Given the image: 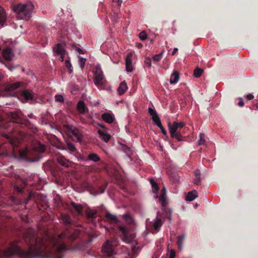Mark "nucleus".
<instances>
[{
  "label": "nucleus",
  "mask_w": 258,
  "mask_h": 258,
  "mask_svg": "<svg viewBox=\"0 0 258 258\" xmlns=\"http://www.w3.org/2000/svg\"><path fill=\"white\" fill-rule=\"evenodd\" d=\"M161 195H166V189L165 187H164L161 190Z\"/></svg>",
  "instance_id": "nucleus-53"
},
{
  "label": "nucleus",
  "mask_w": 258,
  "mask_h": 258,
  "mask_svg": "<svg viewBox=\"0 0 258 258\" xmlns=\"http://www.w3.org/2000/svg\"><path fill=\"white\" fill-rule=\"evenodd\" d=\"M177 51H178V48H174L173 49V50L172 52L171 53V55H175Z\"/></svg>",
  "instance_id": "nucleus-51"
},
{
  "label": "nucleus",
  "mask_w": 258,
  "mask_h": 258,
  "mask_svg": "<svg viewBox=\"0 0 258 258\" xmlns=\"http://www.w3.org/2000/svg\"><path fill=\"white\" fill-rule=\"evenodd\" d=\"M141 32H143V33H144V32H146L145 30H143Z\"/></svg>",
  "instance_id": "nucleus-60"
},
{
  "label": "nucleus",
  "mask_w": 258,
  "mask_h": 258,
  "mask_svg": "<svg viewBox=\"0 0 258 258\" xmlns=\"http://www.w3.org/2000/svg\"><path fill=\"white\" fill-rule=\"evenodd\" d=\"M53 52L56 56H59V60L63 61L66 51L62 44L58 43L53 48Z\"/></svg>",
  "instance_id": "nucleus-9"
},
{
  "label": "nucleus",
  "mask_w": 258,
  "mask_h": 258,
  "mask_svg": "<svg viewBox=\"0 0 258 258\" xmlns=\"http://www.w3.org/2000/svg\"><path fill=\"white\" fill-rule=\"evenodd\" d=\"M185 124L182 121H174L172 123L168 122V126L169 127V133L172 138H175L178 141L183 140L182 134L184 132L183 131H181V129L183 128Z\"/></svg>",
  "instance_id": "nucleus-4"
},
{
  "label": "nucleus",
  "mask_w": 258,
  "mask_h": 258,
  "mask_svg": "<svg viewBox=\"0 0 258 258\" xmlns=\"http://www.w3.org/2000/svg\"><path fill=\"white\" fill-rule=\"evenodd\" d=\"M67 236V234L65 233L62 234L58 235L57 237L53 238L52 239V242L53 244V248L55 250L59 252L65 248V246L64 244L61 242V240Z\"/></svg>",
  "instance_id": "nucleus-6"
},
{
  "label": "nucleus",
  "mask_w": 258,
  "mask_h": 258,
  "mask_svg": "<svg viewBox=\"0 0 258 258\" xmlns=\"http://www.w3.org/2000/svg\"><path fill=\"white\" fill-rule=\"evenodd\" d=\"M145 62L146 64L147 65H148V66L149 67H151V59L150 58L148 57V58H146Z\"/></svg>",
  "instance_id": "nucleus-47"
},
{
  "label": "nucleus",
  "mask_w": 258,
  "mask_h": 258,
  "mask_svg": "<svg viewBox=\"0 0 258 258\" xmlns=\"http://www.w3.org/2000/svg\"><path fill=\"white\" fill-rule=\"evenodd\" d=\"M205 136L203 134H200V139L198 142L199 145H204L205 144Z\"/></svg>",
  "instance_id": "nucleus-36"
},
{
  "label": "nucleus",
  "mask_w": 258,
  "mask_h": 258,
  "mask_svg": "<svg viewBox=\"0 0 258 258\" xmlns=\"http://www.w3.org/2000/svg\"><path fill=\"white\" fill-rule=\"evenodd\" d=\"M130 237H131V239H133L134 238L135 235H134V234H133L131 235Z\"/></svg>",
  "instance_id": "nucleus-56"
},
{
  "label": "nucleus",
  "mask_w": 258,
  "mask_h": 258,
  "mask_svg": "<svg viewBox=\"0 0 258 258\" xmlns=\"http://www.w3.org/2000/svg\"><path fill=\"white\" fill-rule=\"evenodd\" d=\"M74 238H74V237H70V239H74Z\"/></svg>",
  "instance_id": "nucleus-61"
},
{
  "label": "nucleus",
  "mask_w": 258,
  "mask_h": 258,
  "mask_svg": "<svg viewBox=\"0 0 258 258\" xmlns=\"http://www.w3.org/2000/svg\"><path fill=\"white\" fill-rule=\"evenodd\" d=\"M175 256V251L173 249H171L170 251L169 257V258H174Z\"/></svg>",
  "instance_id": "nucleus-46"
},
{
  "label": "nucleus",
  "mask_w": 258,
  "mask_h": 258,
  "mask_svg": "<svg viewBox=\"0 0 258 258\" xmlns=\"http://www.w3.org/2000/svg\"><path fill=\"white\" fill-rule=\"evenodd\" d=\"M55 99L56 101L59 102H62L63 101V97L62 95H57L55 96Z\"/></svg>",
  "instance_id": "nucleus-42"
},
{
  "label": "nucleus",
  "mask_w": 258,
  "mask_h": 258,
  "mask_svg": "<svg viewBox=\"0 0 258 258\" xmlns=\"http://www.w3.org/2000/svg\"><path fill=\"white\" fill-rule=\"evenodd\" d=\"M10 142L11 145L14 146H17L20 143V140L15 137L10 139Z\"/></svg>",
  "instance_id": "nucleus-33"
},
{
  "label": "nucleus",
  "mask_w": 258,
  "mask_h": 258,
  "mask_svg": "<svg viewBox=\"0 0 258 258\" xmlns=\"http://www.w3.org/2000/svg\"><path fill=\"white\" fill-rule=\"evenodd\" d=\"M149 112L152 116L153 120L155 123L157 122L158 121L160 120L155 110L150 108H149Z\"/></svg>",
  "instance_id": "nucleus-22"
},
{
  "label": "nucleus",
  "mask_w": 258,
  "mask_h": 258,
  "mask_svg": "<svg viewBox=\"0 0 258 258\" xmlns=\"http://www.w3.org/2000/svg\"><path fill=\"white\" fill-rule=\"evenodd\" d=\"M238 105L240 106H243V105H244V102H243V100H242V99L241 98L240 99V101L238 102Z\"/></svg>",
  "instance_id": "nucleus-50"
},
{
  "label": "nucleus",
  "mask_w": 258,
  "mask_h": 258,
  "mask_svg": "<svg viewBox=\"0 0 258 258\" xmlns=\"http://www.w3.org/2000/svg\"><path fill=\"white\" fill-rule=\"evenodd\" d=\"M77 50H78V52L79 53H83L82 50L80 48H78Z\"/></svg>",
  "instance_id": "nucleus-55"
},
{
  "label": "nucleus",
  "mask_w": 258,
  "mask_h": 258,
  "mask_svg": "<svg viewBox=\"0 0 258 258\" xmlns=\"http://www.w3.org/2000/svg\"><path fill=\"white\" fill-rule=\"evenodd\" d=\"M104 76L99 64L96 65L95 71V84L98 88H101L105 83Z\"/></svg>",
  "instance_id": "nucleus-5"
},
{
  "label": "nucleus",
  "mask_w": 258,
  "mask_h": 258,
  "mask_svg": "<svg viewBox=\"0 0 258 258\" xmlns=\"http://www.w3.org/2000/svg\"><path fill=\"white\" fill-rule=\"evenodd\" d=\"M106 216L108 219L113 222H116L117 221V218L115 215L107 213L106 214Z\"/></svg>",
  "instance_id": "nucleus-34"
},
{
  "label": "nucleus",
  "mask_w": 258,
  "mask_h": 258,
  "mask_svg": "<svg viewBox=\"0 0 258 258\" xmlns=\"http://www.w3.org/2000/svg\"><path fill=\"white\" fill-rule=\"evenodd\" d=\"M77 108L81 114H85L88 111V108L83 101H80L77 104Z\"/></svg>",
  "instance_id": "nucleus-15"
},
{
  "label": "nucleus",
  "mask_w": 258,
  "mask_h": 258,
  "mask_svg": "<svg viewBox=\"0 0 258 258\" xmlns=\"http://www.w3.org/2000/svg\"><path fill=\"white\" fill-rule=\"evenodd\" d=\"M136 46H137L138 48H142V46H143V45H142V43H137Z\"/></svg>",
  "instance_id": "nucleus-54"
},
{
  "label": "nucleus",
  "mask_w": 258,
  "mask_h": 258,
  "mask_svg": "<svg viewBox=\"0 0 258 258\" xmlns=\"http://www.w3.org/2000/svg\"><path fill=\"white\" fill-rule=\"evenodd\" d=\"M102 118L105 122L111 123L114 120V115L112 114L106 113L102 114Z\"/></svg>",
  "instance_id": "nucleus-16"
},
{
  "label": "nucleus",
  "mask_w": 258,
  "mask_h": 258,
  "mask_svg": "<svg viewBox=\"0 0 258 258\" xmlns=\"http://www.w3.org/2000/svg\"><path fill=\"white\" fill-rule=\"evenodd\" d=\"M164 52V50H163L159 54L154 55L153 56V60L156 61H159V60H160L162 57Z\"/></svg>",
  "instance_id": "nucleus-32"
},
{
  "label": "nucleus",
  "mask_w": 258,
  "mask_h": 258,
  "mask_svg": "<svg viewBox=\"0 0 258 258\" xmlns=\"http://www.w3.org/2000/svg\"><path fill=\"white\" fill-rule=\"evenodd\" d=\"M3 77V75L2 74H0V80Z\"/></svg>",
  "instance_id": "nucleus-59"
},
{
  "label": "nucleus",
  "mask_w": 258,
  "mask_h": 258,
  "mask_svg": "<svg viewBox=\"0 0 258 258\" xmlns=\"http://www.w3.org/2000/svg\"><path fill=\"white\" fill-rule=\"evenodd\" d=\"M203 72V70L202 69L196 68L194 71V75L195 77L199 78L202 75Z\"/></svg>",
  "instance_id": "nucleus-35"
},
{
  "label": "nucleus",
  "mask_w": 258,
  "mask_h": 258,
  "mask_svg": "<svg viewBox=\"0 0 258 258\" xmlns=\"http://www.w3.org/2000/svg\"><path fill=\"white\" fill-rule=\"evenodd\" d=\"M30 233V234L27 236L30 240V247L27 251H23L15 243H12L5 251L0 250V258L3 256H12L14 254H18L23 258H31L41 254L45 249L44 240L42 239L38 241L34 236V232L31 230Z\"/></svg>",
  "instance_id": "nucleus-1"
},
{
  "label": "nucleus",
  "mask_w": 258,
  "mask_h": 258,
  "mask_svg": "<svg viewBox=\"0 0 258 258\" xmlns=\"http://www.w3.org/2000/svg\"><path fill=\"white\" fill-rule=\"evenodd\" d=\"M127 85H126V83L123 81V82H122L118 88V93L119 95H122L123 94H124L125 93V92L127 90Z\"/></svg>",
  "instance_id": "nucleus-21"
},
{
  "label": "nucleus",
  "mask_w": 258,
  "mask_h": 258,
  "mask_svg": "<svg viewBox=\"0 0 258 258\" xmlns=\"http://www.w3.org/2000/svg\"><path fill=\"white\" fill-rule=\"evenodd\" d=\"M112 20L115 22H117L118 19L119 18V14L117 13H113L111 15Z\"/></svg>",
  "instance_id": "nucleus-41"
},
{
  "label": "nucleus",
  "mask_w": 258,
  "mask_h": 258,
  "mask_svg": "<svg viewBox=\"0 0 258 258\" xmlns=\"http://www.w3.org/2000/svg\"><path fill=\"white\" fill-rule=\"evenodd\" d=\"M162 225V223L160 219H157L154 223V227L155 229L158 230Z\"/></svg>",
  "instance_id": "nucleus-37"
},
{
  "label": "nucleus",
  "mask_w": 258,
  "mask_h": 258,
  "mask_svg": "<svg viewBox=\"0 0 258 258\" xmlns=\"http://www.w3.org/2000/svg\"><path fill=\"white\" fill-rule=\"evenodd\" d=\"M45 151L44 145L36 143L33 147V150L27 148L23 150L19 151V156L21 159H26L30 162L37 161L39 158L36 157L37 153H42Z\"/></svg>",
  "instance_id": "nucleus-3"
},
{
  "label": "nucleus",
  "mask_w": 258,
  "mask_h": 258,
  "mask_svg": "<svg viewBox=\"0 0 258 258\" xmlns=\"http://www.w3.org/2000/svg\"><path fill=\"white\" fill-rule=\"evenodd\" d=\"M139 37L141 40H145L147 38L146 33H139Z\"/></svg>",
  "instance_id": "nucleus-44"
},
{
  "label": "nucleus",
  "mask_w": 258,
  "mask_h": 258,
  "mask_svg": "<svg viewBox=\"0 0 258 258\" xmlns=\"http://www.w3.org/2000/svg\"><path fill=\"white\" fill-rule=\"evenodd\" d=\"M253 98V95L251 94H249L246 96V98L249 100L252 99Z\"/></svg>",
  "instance_id": "nucleus-49"
},
{
  "label": "nucleus",
  "mask_w": 258,
  "mask_h": 258,
  "mask_svg": "<svg viewBox=\"0 0 258 258\" xmlns=\"http://www.w3.org/2000/svg\"><path fill=\"white\" fill-rule=\"evenodd\" d=\"M88 159L94 162H97L100 159L98 155L95 153L90 154L88 156Z\"/></svg>",
  "instance_id": "nucleus-27"
},
{
  "label": "nucleus",
  "mask_w": 258,
  "mask_h": 258,
  "mask_svg": "<svg viewBox=\"0 0 258 258\" xmlns=\"http://www.w3.org/2000/svg\"><path fill=\"white\" fill-rule=\"evenodd\" d=\"M3 55L4 58L7 60H11L14 56V53L9 48H7L3 51Z\"/></svg>",
  "instance_id": "nucleus-12"
},
{
  "label": "nucleus",
  "mask_w": 258,
  "mask_h": 258,
  "mask_svg": "<svg viewBox=\"0 0 258 258\" xmlns=\"http://www.w3.org/2000/svg\"><path fill=\"white\" fill-rule=\"evenodd\" d=\"M72 206L77 211L79 215H83V213L82 211V206L79 204H76L75 203H72Z\"/></svg>",
  "instance_id": "nucleus-28"
},
{
  "label": "nucleus",
  "mask_w": 258,
  "mask_h": 258,
  "mask_svg": "<svg viewBox=\"0 0 258 258\" xmlns=\"http://www.w3.org/2000/svg\"><path fill=\"white\" fill-rule=\"evenodd\" d=\"M22 95L26 100H32L34 97V95L28 90L24 91Z\"/></svg>",
  "instance_id": "nucleus-23"
},
{
  "label": "nucleus",
  "mask_w": 258,
  "mask_h": 258,
  "mask_svg": "<svg viewBox=\"0 0 258 258\" xmlns=\"http://www.w3.org/2000/svg\"><path fill=\"white\" fill-rule=\"evenodd\" d=\"M86 62V59L81 57H79V63L82 68H83L84 66V64Z\"/></svg>",
  "instance_id": "nucleus-43"
},
{
  "label": "nucleus",
  "mask_w": 258,
  "mask_h": 258,
  "mask_svg": "<svg viewBox=\"0 0 258 258\" xmlns=\"http://www.w3.org/2000/svg\"><path fill=\"white\" fill-rule=\"evenodd\" d=\"M198 197V192L196 190H192L187 193L186 196V200L192 201Z\"/></svg>",
  "instance_id": "nucleus-18"
},
{
  "label": "nucleus",
  "mask_w": 258,
  "mask_h": 258,
  "mask_svg": "<svg viewBox=\"0 0 258 258\" xmlns=\"http://www.w3.org/2000/svg\"><path fill=\"white\" fill-rule=\"evenodd\" d=\"M119 229L121 231V232H122V234L123 235V237H122L123 240L124 241H125L126 243H130V242H132V241L130 239H129V238H128V232H127L126 229L124 227H122V226L119 227ZM133 242H134V241H133Z\"/></svg>",
  "instance_id": "nucleus-17"
},
{
  "label": "nucleus",
  "mask_w": 258,
  "mask_h": 258,
  "mask_svg": "<svg viewBox=\"0 0 258 258\" xmlns=\"http://www.w3.org/2000/svg\"><path fill=\"white\" fill-rule=\"evenodd\" d=\"M11 121L17 123H22L21 120L20 114L17 112L11 113Z\"/></svg>",
  "instance_id": "nucleus-20"
},
{
  "label": "nucleus",
  "mask_w": 258,
  "mask_h": 258,
  "mask_svg": "<svg viewBox=\"0 0 258 258\" xmlns=\"http://www.w3.org/2000/svg\"><path fill=\"white\" fill-rule=\"evenodd\" d=\"M126 69L127 72H131L133 70L131 53L128 54L125 59Z\"/></svg>",
  "instance_id": "nucleus-13"
},
{
  "label": "nucleus",
  "mask_w": 258,
  "mask_h": 258,
  "mask_svg": "<svg viewBox=\"0 0 258 258\" xmlns=\"http://www.w3.org/2000/svg\"><path fill=\"white\" fill-rule=\"evenodd\" d=\"M255 106L257 109H258V103L255 104Z\"/></svg>",
  "instance_id": "nucleus-58"
},
{
  "label": "nucleus",
  "mask_w": 258,
  "mask_h": 258,
  "mask_svg": "<svg viewBox=\"0 0 258 258\" xmlns=\"http://www.w3.org/2000/svg\"><path fill=\"white\" fill-rule=\"evenodd\" d=\"M185 237L184 235L178 236L177 237V244L178 245V249L181 250L182 244L183 243V240Z\"/></svg>",
  "instance_id": "nucleus-25"
},
{
  "label": "nucleus",
  "mask_w": 258,
  "mask_h": 258,
  "mask_svg": "<svg viewBox=\"0 0 258 258\" xmlns=\"http://www.w3.org/2000/svg\"><path fill=\"white\" fill-rule=\"evenodd\" d=\"M6 20V14L5 9L0 6V25L4 27Z\"/></svg>",
  "instance_id": "nucleus-14"
},
{
  "label": "nucleus",
  "mask_w": 258,
  "mask_h": 258,
  "mask_svg": "<svg viewBox=\"0 0 258 258\" xmlns=\"http://www.w3.org/2000/svg\"><path fill=\"white\" fill-rule=\"evenodd\" d=\"M155 124L158 126V127H159L160 128L162 133L164 135H166L167 134V132H166V130L164 129V128L163 127V126H162L160 120L158 121L157 122H156Z\"/></svg>",
  "instance_id": "nucleus-38"
},
{
  "label": "nucleus",
  "mask_w": 258,
  "mask_h": 258,
  "mask_svg": "<svg viewBox=\"0 0 258 258\" xmlns=\"http://www.w3.org/2000/svg\"><path fill=\"white\" fill-rule=\"evenodd\" d=\"M102 129L98 130V133L99 135V138L105 142H107L110 139V136L109 135L105 127L102 125H99Z\"/></svg>",
  "instance_id": "nucleus-10"
},
{
  "label": "nucleus",
  "mask_w": 258,
  "mask_h": 258,
  "mask_svg": "<svg viewBox=\"0 0 258 258\" xmlns=\"http://www.w3.org/2000/svg\"><path fill=\"white\" fill-rule=\"evenodd\" d=\"M112 2L114 3H117L118 7H120L122 3L121 0H112Z\"/></svg>",
  "instance_id": "nucleus-48"
},
{
  "label": "nucleus",
  "mask_w": 258,
  "mask_h": 258,
  "mask_svg": "<svg viewBox=\"0 0 258 258\" xmlns=\"http://www.w3.org/2000/svg\"><path fill=\"white\" fill-rule=\"evenodd\" d=\"M17 188V189L18 190V191L19 192H21L22 190L19 188V187H16Z\"/></svg>",
  "instance_id": "nucleus-57"
},
{
  "label": "nucleus",
  "mask_w": 258,
  "mask_h": 258,
  "mask_svg": "<svg viewBox=\"0 0 258 258\" xmlns=\"http://www.w3.org/2000/svg\"><path fill=\"white\" fill-rule=\"evenodd\" d=\"M34 6L31 2L19 4L13 7V10L18 19L28 20L31 17Z\"/></svg>",
  "instance_id": "nucleus-2"
},
{
  "label": "nucleus",
  "mask_w": 258,
  "mask_h": 258,
  "mask_svg": "<svg viewBox=\"0 0 258 258\" xmlns=\"http://www.w3.org/2000/svg\"><path fill=\"white\" fill-rule=\"evenodd\" d=\"M195 178L194 179V183L196 184L199 185L201 182L200 178V171L199 170H196L195 172Z\"/></svg>",
  "instance_id": "nucleus-26"
},
{
  "label": "nucleus",
  "mask_w": 258,
  "mask_h": 258,
  "mask_svg": "<svg viewBox=\"0 0 258 258\" xmlns=\"http://www.w3.org/2000/svg\"><path fill=\"white\" fill-rule=\"evenodd\" d=\"M179 79V73L176 71H174L170 79V84H176Z\"/></svg>",
  "instance_id": "nucleus-19"
},
{
  "label": "nucleus",
  "mask_w": 258,
  "mask_h": 258,
  "mask_svg": "<svg viewBox=\"0 0 258 258\" xmlns=\"http://www.w3.org/2000/svg\"><path fill=\"white\" fill-rule=\"evenodd\" d=\"M102 251L107 255L111 256L113 254V249L111 242L107 241L102 247Z\"/></svg>",
  "instance_id": "nucleus-11"
},
{
  "label": "nucleus",
  "mask_w": 258,
  "mask_h": 258,
  "mask_svg": "<svg viewBox=\"0 0 258 258\" xmlns=\"http://www.w3.org/2000/svg\"><path fill=\"white\" fill-rule=\"evenodd\" d=\"M47 30L43 27V26H41V27H39V31H46Z\"/></svg>",
  "instance_id": "nucleus-52"
},
{
  "label": "nucleus",
  "mask_w": 258,
  "mask_h": 258,
  "mask_svg": "<svg viewBox=\"0 0 258 258\" xmlns=\"http://www.w3.org/2000/svg\"><path fill=\"white\" fill-rule=\"evenodd\" d=\"M1 120H2V118H1V117H0V121H1Z\"/></svg>",
  "instance_id": "nucleus-62"
},
{
  "label": "nucleus",
  "mask_w": 258,
  "mask_h": 258,
  "mask_svg": "<svg viewBox=\"0 0 258 258\" xmlns=\"http://www.w3.org/2000/svg\"><path fill=\"white\" fill-rule=\"evenodd\" d=\"M65 63H66V67L69 69V73H72L73 70L72 69V65H71L70 62L69 61V60H67L66 61Z\"/></svg>",
  "instance_id": "nucleus-40"
},
{
  "label": "nucleus",
  "mask_w": 258,
  "mask_h": 258,
  "mask_svg": "<svg viewBox=\"0 0 258 258\" xmlns=\"http://www.w3.org/2000/svg\"><path fill=\"white\" fill-rule=\"evenodd\" d=\"M150 183L152 185V188H153V191L154 192L156 193V195L155 196V198H158V196L157 195V192H158V185H157V184L156 183V182L155 181H154V180L151 178L150 179Z\"/></svg>",
  "instance_id": "nucleus-24"
},
{
  "label": "nucleus",
  "mask_w": 258,
  "mask_h": 258,
  "mask_svg": "<svg viewBox=\"0 0 258 258\" xmlns=\"http://www.w3.org/2000/svg\"><path fill=\"white\" fill-rule=\"evenodd\" d=\"M96 212L94 210H91L89 208H87L86 211V214L87 217L89 218H93L94 216L96 214Z\"/></svg>",
  "instance_id": "nucleus-30"
},
{
  "label": "nucleus",
  "mask_w": 258,
  "mask_h": 258,
  "mask_svg": "<svg viewBox=\"0 0 258 258\" xmlns=\"http://www.w3.org/2000/svg\"><path fill=\"white\" fill-rule=\"evenodd\" d=\"M68 135L73 138L74 140H76L78 141L81 140V135L79 131L75 126H69L66 131Z\"/></svg>",
  "instance_id": "nucleus-7"
},
{
  "label": "nucleus",
  "mask_w": 258,
  "mask_h": 258,
  "mask_svg": "<svg viewBox=\"0 0 258 258\" xmlns=\"http://www.w3.org/2000/svg\"><path fill=\"white\" fill-rule=\"evenodd\" d=\"M63 221L66 223H70L71 220L70 217L68 216H64L63 217Z\"/></svg>",
  "instance_id": "nucleus-45"
},
{
  "label": "nucleus",
  "mask_w": 258,
  "mask_h": 258,
  "mask_svg": "<svg viewBox=\"0 0 258 258\" xmlns=\"http://www.w3.org/2000/svg\"><path fill=\"white\" fill-rule=\"evenodd\" d=\"M20 83H16L14 84H8L4 87L3 90H0V97L8 96V91H13L20 86Z\"/></svg>",
  "instance_id": "nucleus-8"
},
{
  "label": "nucleus",
  "mask_w": 258,
  "mask_h": 258,
  "mask_svg": "<svg viewBox=\"0 0 258 258\" xmlns=\"http://www.w3.org/2000/svg\"><path fill=\"white\" fill-rule=\"evenodd\" d=\"M159 199L160 202L161 203L163 206H165L166 205L167 202L166 195H161Z\"/></svg>",
  "instance_id": "nucleus-31"
},
{
  "label": "nucleus",
  "mask_w": 258,
  "mask_h": 258,
  "mask_svg": "<svg viewBox=\"0 0 258 258\" xmlns=\"http://www.w3.org/2000/svg\"><path fill=\"white\" fill-rule=\"evenodd\" d=\"M67 147L69 150L71 152H74L76 150L75 146L71 143H67Z\"/></svg>",
  "instance_id": "nucleus-39"
},
{
  "label": "nucleus",
  "mask_w": 258,
  "mask_h": 258,
  "mask_svg": "<svg viewBox=\"0 0 258 258\" xmlns=\"http://www.w3.org/2000/svg\"><path fill=\"white\" fill-rule=\"evenodd\" d=\"M57 162L63 166H68L69 163L67 160L64 159L63 157H58L57 158Z\"/></svg>",
  "instance_id": "nucleus-29"
}]
</instances>
